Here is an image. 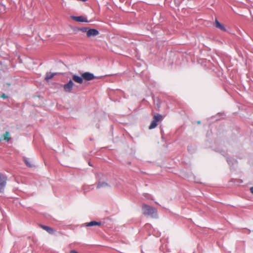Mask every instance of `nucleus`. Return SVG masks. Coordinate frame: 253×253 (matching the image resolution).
<instances>
[{
  "label": "nucleus",
  "mask_w": 253,
  "mask_h": 253,
  "mask_svg": "<svg viewBox=\"0 0 253 253\" xmlns=\"http://www.w3.org/2000/svg\"><path fill=\"white\" fill-rule=\"evenodd\" d=\"M142 209L143 213L146 215L153 217L156 213L155 208L145 204L142 205Z\"/></svg>",
  "instance_id": "1"
},
{
  "label": "nucleus",
  "mask_w": 253,
  "mask_h": 253,
  "mask_svg": "<svg viewBox=\"0 0 253 253\" xmlns=\"http://www.w3.org/2000/svg\"><path fill=\"white\" fill-rule=\"evenodd\" d=\"M163 117L161 115L157 114L155 115L153 117V120L152 121L150 125L149 126L150 129H153L157 126V122L162 120Z\"/></svg>",
  "instance_id": "2"
},
{
  "label": "nucleus",
  "mask_w": 253,
  "mask_h": 253,
  "mask_svg": "<svg viewBox=\"0 0 253 253\" xmlns=\"http://www.w3.org/2000/svg\"><path fill=\"white\" fill-rule=\"evenodd\" d=\"M82 31L86 33L87 37H95L99 34L98 30L95 29L84 28Z\"/></svg>",
  "instance_id": "3"
},
{
  "label": "nucleus",
  "mask_w": 253,
  "mask_h": 253,
  "mask_svg": "<svg viewBox=\"0 0 253 253\" xmlns=\"http://www.w3.org/2000/svg\"><path fill=\"white\" fill-rule=\"evenodd\" d=\"M7 181L6 177L0 173V192H1L6 185Z\"/></svg>",
  "instance_id": "4"
},
{
  "label": "nucleus",
  "mask_w": 253,
  "mask_h": 253,
  "mask_svg": "<svg viewBox=\"0 0 253 253\" xmlns=\"http://www.w3.org/2000/svg\"><path fill=\"white\" fill-rule=\"evenodd\" d=\"M83 79L86 81H90L95 78L93 74L89 72H85L82 75Z\"/></svg>",
  "instance_id": "5"
},
{
  "label": "nucleus",
  "mask_w": 253,
  "mask_h": 253,
  "mask_svg": "<svg viewBox=\"0 0 253 253\" xmlns=\"http://www.w3.org/2000/svg\"><path fill=\"white\" fill-rule=\"evenodd\" d=\"M74 85V83L72 80H70L69 82L64 84V90L65 92H70L71 91L73 86Z\"/></svg>",
  "instance_id": "6"
},
{
  "label": "nucleus",
  "mask_w": 253,
  "mask_h": 253,
  "mask_svg": "<svg viewBox=\"0 0 253 253\" xmlns=\"http://www.w3.org/2000/svg\"><path fill=\"white\" fill-rule=\"evenodd\" d=\"M72 19L77 22H87L86 18H84V17L82 16H73Z\"/></svg>",
  "instance_id": "7"
},
{
  "label": "nucleus",
  "mask_w": 253,
  "mask_h": 253,
  "mask_svg": "<svg viewBox=\"0 0 253 253\" xmlns=\"http://www.w3.org/2000/svg\"><path fill=\"white\" fill-rule=\"evenodd\" d=\"M215 26L217 28L219 29L222 31H226V29L224 26L221 24L217 19L215 20Z\"/></svg>",
  "instance_id": "8"
},
{
  "label": "nucleus",
  "mask_w": 253,
  "mask_h": 253,
  "mask_svg": "<svg viewBox=\"0 0 253 253\" xmlns=\"http://www.w3.org/2000/svg\"><path fill=\"white\" fill-rule=\"evenodd\" d=\"M40 226L43 229L46 230L47 232H48L50 234H53L54 232V230L53 228L49 227L47 226L43 225H40Z\"/></svg>",
  "instance_id": "9"
},
{
  "label": "nucleus",
  "mask_w": 253,
  "mask_h": 253,
  "mask_svg": "<svg viewBox=\"0 0 253 253\" xmlns=\"http://www.w3.org/2000/svg\"><path fill=\"white\" fill-rule=\"evenodd\" d=\"M73 80L76 83L79 84H82L83 83V78L77 75H73Z\"/></svg>",
  "instance_id": "10"
},
{
  "label": "nucleus",
  "mask_w": 253,
  "mask_h": 253,
  "mask_svg": "<svg viewBox=\"0 0 253 253\" xmlns=\"http://www.w3.org/2000/svg\"><path fill=\"white\" fill-rule=\"evenodd\" d=\"M101 224V223L100 222L92 221L90 222L86 223V226H100Z\"/></svg>",
  "instance_id": "11"
},
{
  "label": "nucleus",
  "mask_w": 253,
  "mask_h": 253,
  "mask_svg": "<svg viewBox=\"0 0 253 253\" xmlns=\"http://www.w3.org/2000/svg\"><path fill=\"white\" fill-rule=\"evenodd\" d=\"M56 75V73H47L45 77V80L46 81H48L51 79L53 77Z\"/></svg>",
  "instance_id": "12"
},
{
  "label": "nucleus",
  "mask_w": 253,
  "mask_h": 253,
  "mask_svg": "<svg viewBox=\"0 0 253 253\" xmlns=\"http://www.w3.org/2000/svg\"><path fill=\"white\" fill-rule=\"evenodd\" d=\"M3 140L8 141L10 139V133L8 131H6L2 136Z\"/></svg>",
  "instance_id": "13"
},
{
  "label": "nucleus",
  "mask_w": 253,
  "mask_h": 253,
  "mask_svg": "<svg viewBox=\"0 0 253 253\" xmlns=\"http://www.w3.org/2000/svg\"><path fill=\"white\" fill-rule=\"evenodd\" d=\"M24 161L28 167L32 168L33 167V164L31 161L28 159L26 158H24Z\"/></svg>",
  "instance_id": "14"
},
{
  "label": "nucleus",
  "mask_w": 253,
  "mask_h": 253,
  "mask_svg": "<svg viewBox=\"0 0 253 253\" xmlns=\"http://www.w3.org/2000/svg\"><path fill=\"white\" fill-rule=\"evenodd\" d=\"M108 186V184L105 182H99L97 186V188H101Z\"/></svg>",
  "instance_id": "15"
},
{
  "label": "nucleus",
  "mask_w": 253,
  "mask_h": 253,
  "mask_svg": "<svg viewBox=\"0 0 253 253\" xmlns=\"http://www.w3.org/2000/svg\"><path fill=\"white\" fill-rule=\"evenodd\" d=\"M1 98L5 99L7 98V96L5 94H3L1 95Z\"/></svg>",
  "instance_id": "16"
},
{
  "label": "nucleus",
  "mask_w": 253,
  "mask_h": 253,
  "mask_svg": "<svg viewBox=\"0 0 253 253\" xmlns=\"http://www.w3.org/2000/svg\"><path fill=\"white\" fill-rule=\"evenodd\" d=\"M250 191L253 194V187L250 188Z\"/></svg>",
  "instance_id": "17"
},
{
  "label": "nucleus",
  "mask_w": 253,
  "mask_h": 253,
  "mask_svg": "<svg viewBox=\"0 0 253 253\" xmlns=\"http://www.w3.org/2000/svg\"><path fill=\"white\" fill-rule=\"evenodd\" d=\"M70 253H78L76 251L73 250V251H71L70 252Z\"/></svg>",
  "instance_id": "18"
},
{
  "label": "nucleus",
  "mask_w": 253,
  "mask_h": 253,
  "mask_svg": "<svg viewBox=\"0 0 253 253\" xmlns=\"http://www.w3.org/2000/svg\"><path fill=\"white\" fill-rule=\"evenodd\" d=\"M197 123H198V124H200V121H198V122H197Z\"/></svg>",
  "instance_id": "19"
}]
</instances>
